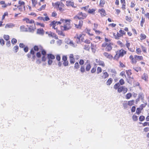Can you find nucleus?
I'll use <instances>...</instances> for the list:
<instances>
[{
  "instance_id": "nucleus-1",
  "label": "nucleus",
  "mask_w": 149,
  "mask_h": 149,
  "mask_svg": "<svg viewBox=\"0 0 149 149\" xmlns=\"http://www.w3.org/2000/svg\"><path fill=\"white\" fill-rule=\"evenodd\" d=\"M60 21L62 22H65V24H64L63 26H61V29L62 31H68L71 28L70 26V20L68 19H61Z\"/></svg>"
},
{
  "instance_id": "nucleus-2",
  "label": "nucleus",
  "mask_w": 149,
  "mask_h": 149,
  "mask_svg": "<svg viewBox=\"0 0 149 149\" xmlns=\"http://www.w3.org/2000/svg\"><path fill=\"white\" fill-rule=\"evenodd\" d=\"M45 31L42 28H40L37 29V34L42 36L44 33Z\"/></svg>"
},
{
  "instance_id": "nucleus-3",
  "label": "nucleus",
  "mask_w": 149,
  "mask_h": 149,
  "mask_svg": "<svg viewBox=\"0 0 149 149\" xmlns=\"http://www.w3.org/2000/svg\"><path fill=\"white\" fill-rule=\"evenodd\" d=\"M75 38H76V42L77 43H80V38H82V35L80 34L79 36L76 35L74 37Z\"/></svg>"
},
{
  "instance_id": "nucleus-4",
  "label": "nucleus",
  "mask_w": 149,
  "mask_h": 149,
  "mask_svg": "<svg viewBox=\"0 0 149 149\" xmlns=\"http://www.w3.org/2000/svg\"><path fill=\"white\" fill-rule=\"evenodd\" d=\"M61 4H63L62 3L58 1L57 2L55 3L56 6H57L58 8H59V10L60 11H62L63 10L62 8L59 7V6L61 5Z\"/></svg>"
},
{
  "instance_id": "nucleus-5",
  "label": "nucleus",
  "mask_w": 149,
  "mask_h": 149,
  "mask_svg": "<svg viewBox=\"0 0 149 149\" xmlns=\"http://www.w3.org/2000/svg\"><path fill=\"white\" fill-rule=\"evenodd\" d=\"M66 5L67 6H71L73 8H74L75 7L74 6V3L73 2L67 1L66 2Z\"/></svg>"
},
{
  "instance_id": "nucleus-6",
  "label": "nucleus",
  "mask_w": 149,
  "mask_h": 149,
  "mask_svg": "<svg viewBox=\"0 0 149 149\" xmlns=\"http://www.w3.org/2000/svg\"><path fill=\"white\" fill-rule=\"evenodd\" d=\"M126 53V51L124 50H123L122 51L120 50L119 54L118 56V58L120 56H123L124 54Z\"/></svg>"
},
{
  "instance_id": "nucleus-7",
  "label": "nucleus",
  "mask_w": 149,
  "mask_h": 149,
  "mask_svg": "<svg viewBox=\"0 0 149 149\" xmlns=\"http://www.w3.org/2000/svg\"><path fill=\"white\" fill-rule=\"evenodd\" d=\"M115 34V33H113L114 37L116 39H119L120 37L123 36L120 33H119L118 32H117L116 35Z\"/></svg>"
},
{
  "instance_id": "nucleus-8",
  "label": "nucleus",
  "mask_w": 149,
  "mask_h": 149,
  "mask_svg": "<svg viewBox=\"0 0 149 149\" xmlns=\"http://www.w3.org/2000/svg\"><path fill=\"white\" fill-rule=\"evenodd\" d=\"M23 20L24 21H25L26 22L28 23L32 24L34 23V21L33 20L31 19L30 20L28 18H24L23 19Z\"/></svg>"
},
{
  "instance_id": "nucleus-9",
  "label": "nucleus",
  "mask_w": 149,
  "mask_h": 149,
  "mask_svg": "<svg viewBox=\"0 0 149 149\" xmlns=\"http://www.w3.org/2000/svg\"><path fill=\"white\" fill-rule=\"evenodd\" d=\"M96 62L97 63H98V64L99 65H101L103 67H104L105 65L103 61L100 60H98L97 59H96Z\"/></svg>"
},
{
  "instance_id": "nucleus-10",
  "label": "nucleus",
  "mask_w": 149,
  "mask_h": 149,
  "mask_svg": "<svg viewBox=\"0 0 149 149\" xmlns=\"http://www.w3.org/2000/svg\"><path fill=\"white\" fill-rule=\"evenodd\" d=\"M83 24V21L82 20H80L79 22V24L78 25L75 24V26L79 28H81Z\"/></svg>"
},
{
  "instance_id": "nucleus-11",
  "label": "nucleus",
  "mask_w": 149,
  "mask_h": 149,
  "mask_svg": "<svg viewBox=\"0 0 149 149\" xmlns=\"http://www.w3.org/2000/svg\"><path fill=\"white\" fill-rule=\"evenodd\" d=\"M20 31L22 32H28V31L26 28L24 26H22L20 27Z\"/></svg>"
},
{
  "instance_id": "nucleus-12",
  "label": "nucleus",
  "mask_w": 149,
  "mask_h": 149,
  "mask_svg": "<svg viewBox=\"0 0 149 149\" xmlns=\"http://www.w3.org/2000/svg\"><path fill=\"white\" fill-rule=\"evenodd\" d=\"M112 48V46L110 44H108L106 47V51H111Z\"/></svg>"
},
{
  "instance_id": "nucleus-13",
  "label": "nucleus",
  "mask_w": 149,
  "mask_h": 149,
  "mask_svg": "<svg viewBox=\"0 0 149 149\" xmlns=\"http://www.w3.org/2000/svg\"><path fill=\"white\" fill-rule=\"evenodd\" d=\"M105 56L107 57L110 59H111L113 58V56L112 55L110 54H108L107 52H104L103 54Z\"/></svg>"
},
{
  "instance_id": "nucleus-14",
  "label": "nucleus",
  "mask_w": 149,
  "mask_h": 149,
  "mask_svg": "<svg viewBox=\"0 0 149 149\" xmlns=\"http://www.w3.org/2000/svg\"><path fill=\"white\" fill-rule=\"evenodd\" d=\"M109 77V74L106 72L103 73V75L102 76V79H105Z\"/></svg>"
},
{
  "instance_id": "nucleus-15",
  "label": "nucleus",
  "mask_w": 149,
  "mask_h": 149,
  "mask_svg": "<svg viewBox=\"0 0 149 149\" xmlns=\"http://www.w3.org/2000/svg\"><path fill=\"white\" fill-rule=\"evenodd\" d=\"M47 57L48 59H54L55 58V56L52 54H48Z\"/></svg>"
},
{
  "instance_id": "nucleus-16",
  "label": "nucleus",
  "mask_w": 149,
  "mask_h": 149,
  "mask_svg": "<svg viewBox=\"0 0 149 149\" xmlns=\"http://www.w3.org/2000/svg\"><path fill=\"white\" fill-rule=\"evenodd\" d=\"M56 33H57L58 35L63 36H65V34L63 33L62 31L58 30L57 29H56Z\"/></svg>"
},
{
  "instance_id": "nucleus-17",
  "label": "nucleus",
  "mask_w": 149,
  "mask_h": 149,
  "mask_svg": "<svg viewBox=\"0 0 149 149\" xmlns=\"http://www.w3.org/2000/svg\"><path fill=\"white\" fill-rule=\"evenodd\" d=\"M113 79L112 78H110L106 82V84L107 85H110L112 83Z\"/></svg>"
},
{
  "instance_id": "nucleus-18",
  "label": "nucleus",
  "mask_w": 149,
  "mask_h": 149,
  "mask_svg": "<svg viewBox=\"0 0 149 149\" xmlns=\"http://www.w3.org/2000/svg\"><path fill=\"white\" fill-rule=\"evenodd\" d=\"M134 58H135L136 61L137 59H138L140 60H142L143 58V57L142 56L137 55H135L134 56Z\"/></svg>"
},
{
  "instance_id": "nucleus-19",
  "label": "nucleus",
  "mask_w": 149,
  "mask_h": 149,
  "mask_svg": "<svg viewBox=\"0 0 149 149\" xmlns=\"http://www.w3.org/2000/svg\"><path fill=\"white\" fill-rule=\"evenodd\" d=\"M99 11L100 12V13L102 15H103L104 16L106 15L105 10L103 9L99 10Z\"/></svg>"
},
{
  "instance_id": "nucleus-20",
  "label": "nucleus",
  "mask_w": 149,
  "mask_h": 149,
  "mask_svg": "<svg viewBox=\"0 0 149 149\" xmlns=\"http://www.w3.org/2000/svg\"><path fill=\"white\" fill-rule=\"evenodd\" d=\"M141 78L143 79L146 81L148 78V77L147 76V74H146L144 73L142 76Z\"/></svg>"
},
{
  "instance_id": "nucleus-21",
  "label": "nucleus",
  "mask_w": 149,
  "mask_h": 149,
  "mask_svg": "<svg viewBox=\"0 0 149 149\" xmlns=\"http://www.w3.org/2000/svg\"><path fill=\"white\" fill-rule=\"evenodd\" d=\"M134 100H133L129 101L128 102V105L130 106H131L134 104Z\"/></svg>"
},
{
  "instance_id": "nucleus-22",
  "label": "nucleus",
  "mask_w": 149,
  "mask_h": 149,
  "mask_svg": "<svg viewBox=\"0 0 149 149\" xmlns=\"http://www.w3.org/2000/svg\"><path fill=\"white\" fill-rule=\"evenodd\" d=\"M123 107H124V109H126L127 107L128 103H127V101H124L123 103Z\"/></svg>"
},
{
  "instance_id": "nucleus-23",
  "label": "nucleus",
  "mask_w": 149,
  "mask_h": 149,
  "mask_svg": "<svg viewBox=\"0 0 149 149\" xmlns=\"http://www.w3.org/2000/svg\"><path fill=\"white\" fill-rule=\"evenodd\" d=\"M120 86V85L119 83H118L116 84L114 86L113 88L115 89H118V88H119V87Z\"/></svg>"
},
{
  "instance_id": "nucleus-24",
  "label": "nucleus",
  "mask_w": 149,
  "mask_h": 149,
  "mask_svg": "<svg viewBox=\"0 0 149 149\" xmlns=\"http://www.w3.org/2000/svg\"><path fill=\"white\" fill-rule=\"evenodd\" d=\"M132 96V95L131 93H128L126 94L125 97L126 99H130Z\"/></svg>"
},
{
  "instance_id": "nucleus-25",
  "label": "nucleus",
  "mask_w": 149,
  "mask_h": 149,
  "mask_svg": "<svg viewBox=\"0 0 149 149\" xmlns=\"http://www.w3.org/2000/svg\"><path fill=\"white\" fill-rule=\"evenodd\" d=\"M91 67V65L89 63L86 66V70L87 71H89Z\"/></svg>"
},
{
  "instance_id": "nucleus-26",
  "label": "nucleus",
  "mask_w": 149,
  "mask_h": 149,
  "mask_svg": "<svg viewBox=\"0 0 149 149\" xmlns=\"http://www.w3.org/2000/svg\"><path fill=\"white\" fill-rule=\"evenodd\" d=\"M123 86H122L118 88V91L119 93H121L123 91Z\"/></svg>"
},
{
  "instance_id": "nucleus-27",
  "label": "nucleus",
  "mask_w": 149,
  "mask_h": 149,
  "mask_svg": "<svg viewBox=\"0 0 149 149\" xmlns=\"http://www.w3.org/2000/svg\"><path fill=\"white\" fill-rule=\"evenodd\" d=\"M74 68H75L78 69L79 68V65L77 62H76L74 65Z\"/></svg>"
},
{
  "instance_id": "nucleus-28",
  "label": "nucleus",
  "mask_w": 149,
  "mask_h": 149,
  "mask_svg": "<svg viewBox=\"0 0 149 149\" xmlns=\"http://www.w3.org/2000/svg\"><path fill=\"white\" fill-rule=\"evenodd\" d=\"M90 48V46L88 45H85L84 49L87 50H89Z\"/></svg>"
},
{
  "instance_id": "nucleus-29",
  "label": "nucleus",
  "mask_w": 149,
  "mask_h": 149,
  "mask_svg": "<svg viewBox=\"0 0 149 149\" xmlns=\"http://www.w3.org/2000/svg\"><path fill=\"white\" fill-rule=\"evenodd\" d=\"M34 28H32L30 27H29L28 28V31L33 33L34 32Z\"/></svg>"
},
{
  "instance_id": "nucleus-30",
  "label": "nucleus",
  "mask_w": 149,
  "mask_h": 149,
  "mask_svg": "<svg viewBox=\"0 0 149 149\" xmlns=\"http://www.w3.org/2000/svg\"><path fill=\"white\" fill-rule=\"evenodd\" d=\"M79 14L80 15H82L81 17L83 18L82 19H84L86 17V14L85 13H83L82 12L79 13Z\"/></svg>"
},
{
  "instance_id": "nucleus-31",
  "label": "nucleus",
  "mask_w": 149,
  "mask_h": 149,
  "mask_svg": "<svg viewBox=\"0 0 149 149\" xmlns=\"http://www.w3.org/2000/svg\"><path fill=\"white\" fill-rule=\"evenodd\" d=\"M105 4V1L104 0H100V5L101 6H103Z\"/></svg>"
},
{
  "instance_id": "nucleus-32",
  "label": "nucleus",
  "mask_w": 149,
  "mask_h": 149,
  "mask_svg": "<svg viewBox=\"0 0 149 149\" xmlns=\"http://www.w3.org/2000/svg\"><path fill=\"white\" fill-rule=\"evenodd\" d=\"M119 82L120 83H119L120 85V84L121 85H123L125 83L124 81V80L122 79H121L119 80Z\"/></svg>"
},
{
  "instance_id": "nucleus-33",
  "label": "nucleus",
  "mask_w": 149,
  "mask_h": 149,
  "mask_svg": "<svg viewBox=\"0 0 149 149\" xmlns=\"http://www.w3.org/2000/svg\"><path fill=\"white\" fill-rule=\"evenodd\" d=\"M126 72L128 76H130L132 74V72H131V70H126Z\"/></svg>"
},
{
  "instance_id": "nucleus-34",
  "label": "nucleus",
  "mask_w": 149,
  "mask_h": 149,
  "mask_svg": "<svg viewBox=\"0 0 149 149\" xmlns=\"http://www.w3.org/2000/svg\"><path fill=\"white\" fill-rule=\"evenodd\" d=\"M19 49L18 46L17 45L15 46L13 48V49L14 50V51H15V53H16L17 52V51H18Z\"/></svg>"
},
{
  "instance_id": "nucleus-35",
  "label": "nucleus",
  "mask_w": 149,
  "mask_h": 149,
  "mask_svg": "<svg viewBox=\"0 0 149 149\" xmlns=\"http://www.w3.org/2000/svg\"><path fill=\"white\" fill-rule=\"evenodd\" d=\"M83 18V17H80L79 16H78V15H77L75 16L74 17V19H76L77 18L79 19H82Z\"/></svg>"
},
{
  "instance_id": "nucleus-36",
  "label": "nucleus",
  "mask_w": 149,
  "mask_h": 149,
  "mask_svg": "<svg viewBox=\"0 0 149 149\" xmlns=\"http://www.w3.org/2000/svg\"><path fill=\"white\" fill-rule=\"evenodd\" d=\"M139 119L140 121H142L144 120L145 117L143 116H141L139 117Z\"/></svg>"
},
{
  "instance_id": "nucleus-37",
  "label": "nucleus",
  "mask_w": 149,
  "mask_h": 149,
  "mask_svg": "<svg viewBox=\"0 0 149 149\" xmlns=\"http://www.w3.org/2000/svg\"><path fill=\"white\" fill-rule=\"evenodd\" d=\"M0 43L2 46L3 45L5 44V41L3 39H0Z\"/></svg>"
},
{
  "instance_id": "nucleus-38",
  "label": "nucleus",
  "mask_w": 149,
  "mask_h": 149,
  "mask_svg": "<svg viewBox=\"0 0 149 149\" xmlns=\"http://www.w3.org/2000/svg\"><path fill=\"white\" fill-rule=\"evenodd\" d=\"M95 11V10L93 9H89L88 10V12L89 13L91 14L94 12Z\"/></svg>"
},
{
  "instance_id": "nucleus-39",
  "label": "nucleus",
  "mask_w": 149,
  "mask_h": 149,
  "mask_svg": "<svg viewBox=\"0 0 149 149\" xmlns=\"http://www.w3.org/2000/svg\"><path fill=\"white\" fill-rule=\"evenodd\" d=\"M12 25L13 24H7L5 26V28H10L11 27Z\"/></svg>"
},
{
  "instance_id": "nucleus-40",
  "label": "nucleus",
  "mask_w": 149,
  "mask_h": 149,
  "mask_svg": "<svg viewBox=\"0 0 149 149\" xmlns=\"http://www.w3.org/2000/svg\"><path fill=\"white\" fill-rule=\"evenodd\" d=\"M9 37L8 35H4L3 38L6 40H8L9 39Z\"/></svg>"
},
{
  "instance_id": "nucleus-41",
  "label": "nucleus",
  "mask_w": 149,
  "mask_h": 149,
  "mask_svg": "<svg viewBox=\"0 0 149 149\" xmlns=\"http://www.w3.org/2000/svg\"><path fill=\"white\" fill-rule=\"evenodd\" d=\"M11 42L13 44H14L17 42V40L16 39L13 38L12 39Z\"/></svg>"
},
{
  "instance_id": "nucleus-42",
  "label": "nucleus",
  "mask_w": 149,
  "mask_h": 149,
  "mask_svg": "<svg viewBox=\"0 0 149 149\" xmlns=\"http://www.w3.org/2000/svg\"><path fill=\"white\" fill-rule=\"evenodd\" d=\"M132 119L134 121H136L138 120L137 117L135 115L133 116Z\"/></svg>"
},
{
  "instance_id": "nucleus-43",
  "label": "nucleus",
  "mask_w": 149,
  "mask_h": 149,
  "mask_svg": "<svg viewBox=\"0 0 149 149\" xmlns=\"http://www.w3.org/2000/svg\"><path fill=\"white\" fill-rule=\"evenodd\" d=\"M18 3L20 5L19 6H21L22 5H24L25 4V3L23 1H21L19 0V1Z\"/></svg>"
},
{
  "instance_id": "nucleus-44",
  "label": "nucleus",
  "mask_w": 149,
  "mask_h": 149,
  "mask_svg": "<svg viewBox=\"0 0 149 149\" xmlns=\"http://www.w3.org/2000/svg\"><path fill=\"white\" fill-rule=\"evenodd\" d=\"M34 50L36 51H38L39 50V48L37 46L35 45L33 47Z\"/></svg>"
},
{
  "instance_id": "nucleus-45",
  "label": "nucleus",
  "mask_w": 149,
  "mask_h": 149,
  "mask_svg": "<svg viewBox=\"0 0 149 149\" xmlns=\"http://www.w3.org/2000/svg\"><path fill=\"white\" fill-rule=\"evenodd\" d=\"M68 61H64L63 63V65L65 66H67L68 65Z\"/></svg>"
},
{
  "instance_id": "nucleus-46",
  "label": "nucleus",
  "mask_w": 149,
  "mask_h": 149,
  "mask_svg": "<svg viewBox=\"0 0 149 149\" xmlns=\"http://www.w3.org/2000/svg\"><path fill=\"white\" fill-rule=\"evenodd\" d=\"M125 19L126 20L129 21L130 22H131L132 20H131V18L130 17H129L128 16H126Z\"/></svg>"
},
{
  "instance_id": "nucleus-47",
  "label": "nucleus",
  "mask_w": 149,
  "mask_h": 149,
  "mask_svg": "<svg viewBox=\"0 0 149 149\" xmlns=\"http://www.w3.org/2000/svg\"><path fill=\"white\" fill-rule=\"evenodd\" d=\"M80 71L81 72H84L85 71L84 67V66H82L80 68Z\"/></svg>"
},
{
  "instance_id": "nucleus-48",
  "label": "nucleus",
  "mask_w": 149,
  "mask_h": 149,
  "mask_svg": "<svg viewBox=\"0 0 149 149\" xmlns=\"http://www.w3.org/2000/svg\"><path fill=\"white\" fill-rule=\"evenodd\" d=\"M141 40H143L145 39L146 37V36L144 34H141Z\"/></svg>"
},
{
  "instance_id": "nucleus-49",
  "label": "nucleus",
  "mask_w": 149,
  "mask_h": 149,
  "mask_svg": "<svg viewBox=\"0 0 149 149\" xmlns=\"http://www.w3.org/2000/svg\"><path fill=\"white\" fill-rule=\"evenodd\" d=\"M139 98L142 99L143 98V94L142 93H140L139 94Z\"/></svg>"
},
{
  "instance_id": "nucleus-50",
  "label": "nucleus",
  "mask_w": 149,
  "mask_h": 149,
  "mask_svg": "<svg viewBox=\"0 0 149 149\" xmlns=\"http://www.w3.org/2000/svg\"><path fill=\"white\" fill-rule=\"evenodd\" d=\"M102 70L101 68L100 67H98L97 68V74L102 72Z\"/></svg>"
},
{
  "instance_id": "nucleus-51",
  "label": "nucleus",
  "mask_w": 149,
  "mask_h": 149,
  "mask_svg": "<svg viewBox=\"0 0 149 149\" xmlns=\"http://www.w3.org/2000/svg\"><path fill=\"white\" fill-rule=\"evenodd\" d=\"M62 59L64 61H67V56H63Z\"/></svg>"
},
{
  "instance_id": "nucleus-52",
  "label": "nucleus",
  "mask_w": 149,
  "mask_h": 149,
  "mask_svg": "<svg viewBox=\"0 0 149 149\" xmlns=\"http://www.w3.org/2000/svg\"><path fill=\"white\" fill-rule=\"evenodd\" d=\"M140 113H141V111H140V108H137V109L136 110V113L138 114H139Z\"/></svg>"
},
{
  "instance_id": "nucleus-53",
  "label": "nucleus",
  "mask_w": 149,
  "mask_h": 149,
  "mask_svg": "<svg viewBox=\"0 0 149 149\" xmlns=\"http://www.w3.org/2000/svg\"><path fill=\"white\" fill-rule=\"evenodd\" d=\"M120 75L122 76H124L125 78H126V76L125 74V72L124 71L121 72L120 74Z\"/></svg>"
},
{
  "instance_id": "nucleus-54",
  "label": "nucleus",
  "mask_w": 149,
  "mask_h": 149,
  "mask_svg": "<svg viewBox=\"0 0 149 149\" xmlns=\"http://www.w3.org/2000/svg\"><path fill=\"white\" fill-rule=\"evenodd\" d=\"M56 58L57 61H59L61 60V57L58 54L56 56Z\"/></svg>"
},
{
  "instance_id": "nucleus-55",
  "label": "nucleus",
  "mask_w": 149,
  "mask_h": 149,
  "mask_svg": "<svg viewBox=\"0 0 149 149\" xmlns=\"http://www.w3.org/2000/svg\"><path fill=\"white\" fill-rule=\"evenodd\" d=\"M133 69L136 71L137 72H138L139 71V70L141 69V68L140 67H135L133 68Z\"/></svg>"
},
{
  "instance_id": "nucleus-56",
  "label": "nucleus",
  "mask_w": 149,
  "mask_h": 149,
  "mask_svg": "<svg viewBox=\"0 0 149 149\" xmlns=\"http://www.w3.org/2000/svg\"><path fill=\"white\" fill-rule=\"evenodd\" d=\"M127 88H125L124 86H123V93L125 94L127 92Z\"/></svg>"
},
{
  "instance_id": "nucleus-57",
  "label": "nucleus",
  "mask_w": 149,
  "mask_h": 149,
  "mask_svg": "<svg viewBox=\"0 0 149 149\" xmlns=\"http://www.w3.org/2000/svg\"><path fill=\"white\" fill-rule=\"evenodd\" d=\"M36 56L38 58H40L41 56V55L40 52H38L36 53Z\"/></svg>"
},
{
  "instance_id": "nucleus-58",
  "label": "nucleus",
  "mask_w": 149,
  "mask_h": 149,
  "mask_svg": "<svg viewBox=\"0 0 149 149\" xmlns=\"http://www.w3.org/2000/svg\"><path fill=\"white\" fill-rule=\"evenodd\" d=\"M96 71V69L95 68H93L91 70V72L92 73H95Z\"/></svg>"
},
{
  "instance_id": "nucleus-59",
  "label": "nucleus",
  "mask_w": 149,
  "mask_h": 149,
  "mask_svg": "<svg viewBox=\"0 0 149 149\" xmlns=\"http://www.w3.org/2000/svg\"><path fill=\"white\" fill-rule=\"evenodd\" d=\"M30 54L32 55H35V52L34 50L32 49L30 52Z\"/></svg>"
},
{
  "instance_id": "nucleus-60",
  "label": "nucleus",
  "mask_w": 149,
  "mask_h": 149,
  "mask_svg": "<svg viewBox=\"0 0 149 149\" xmlns=\"http://www.w3.org/2000/svg\"><path fill=\"white\" fill-rule=\"evenodd\" d=\"M136 51L137 54H139V53H140L141 52V49L139 48H137L136 49Z\"/></svg>"
},
{
  "instance_id": "nucleus-61",
  "label": "nucleus",
  "mask_w": 149,
  "mask_h": 149,
  "mask_svg": "<svg viewBox=\"0 0 149 149\" xmlns=\"http://www.w3.org/2000/svg\"><path fill=\"white\" fill-rule=\"evenodd\" d=\"M136 110V107L134 106H133L132 107L131 109V111L132 112H134Z\"/></svg>"
},
{
  "instance_id": "nucleus-62",
  "label": "nucleus",
  "mask_w": 149,
  "mask_h": 149,
  "mask_svg": "<svg viewBox=\"0 0 149 149\" xmlns=\"http://www.w3.org/2000/svg\"><path fill=\"white\" fill-rule=\"evenodd\" d=\"M52 60L48 59V63L49 65H51L52 63Z\"/></svg>"
},
{
  "instance_id": "nucleus-63",
  "label": "nucleus",
  "mask_w": 149,
  "mask_h": 149,
  "mask_svg": "<svg viewBox=\"0 0 149 149\" xmlns=\"http://www.w3.org/2000/svg\"><path fill=\"white\" fill-rule=\"evenodd\" d=\"M119 32L122 36L123 35L125 34V32L123 30H122L121 29L120 30Z\"/></svg>"
},
{
  "instance_id": "nucleus-64",
  "label": "nucleus",
  "mask_w": 149,
  "mask_h": 149,
  "mask_svg": "<svg viewBox=\"0 0 149 149\" xmlns=\"http://www.w3.org/2000/svg\"><path fill=\"white\" fill-rule=\"evenodd\" d=\"M41 53L43 56L46 55V51L45 50H44L43 49V50H42V52H41Z\"/></svg>"
}]
</instances>
